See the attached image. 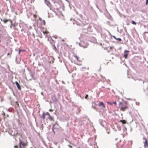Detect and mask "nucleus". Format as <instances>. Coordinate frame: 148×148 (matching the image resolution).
<instances>
[{
    "instance_id": "f257e3e1",
    "label": "nucleus",
    "mask_w": 148,
    "mask_h": 148,
    "mask_svg": "<svg viewBox=\"0 0 148 148\" xmlns=\"http://www.w3.org/2000/svg\"><path fill=\"white\" fill-rule=\"evenodd\" d=\"M79 45L81 47H83L84 48H86L88 45V44L86 42H84L82 41L79 43Z\"/></svg>"
},
{
    "instance_id": "f03ea898",
    "label": "nucleus",
    "mask_w": 148,
    "mask_h": 148,
    "mask_svg": "<svg viewBox=\"0 0 148 148\" xmlns=\"http://www.w3.org/2000/svg\"><path fill=\"white\" fill-rule=\"evenodd\" d=\"M19 148H25V146L26 145L25 143L23 141L21 140L20 139H19Z\"/></svg>"
},
{
    "instance_id": "7ed1b4c3",
    "label": "nucleus",
    "mask_w": 148,
    "mask_h": 148,
    "mask_svg": "<svg viewBox=\"0 0 148 148\" xmlns=\"http://www.w3.org/2000/svg\"><path fill=\"white\" fill-rule=\"evenodd\" d=\"M99 123L103 127L104 126V125L106 123V122L105 121H104L101 119H99Z\"/></svg>"
},
{
    "instance_id": "20e7f679",
    "label": "nucleus",
    "mask_w": 148,
    "mask_h": 148,
    "mask_svg": "<svg viewBox=\"0 0 148 148\" xmlns=\"http://www.w3.org/2000/svg\"><path fill=\"white\" fill-rule=\"evenodd\" d=\"M122 126L123 127V134H124V135H125V134H126V135L127 134V133L126 132L127 128L125 127V126L123 125H122Z\"/></svg>"
},
{
    "instance_id": "39448f33",
    "label": "nucleus",
    "mask_w": 148,
    "mask_h": 148,
    "mask_svg": "<svg viewBox=\"0 0 148 148\" xmlns=\"http://www.w3.org/2000/svg\"><path fill=\"white\" fill-rule=\"evenodd\" d=\"M129 51L127 50H125L124 51L125 53L124 55V57L125 59L127 58V56L128 55V53H128Z\"/></svg>"
},
{
    "instance_id": "423d86ee",
    "label": "nucleus",
    "mask_w": 148,
    "mask_h": 148,
    "mask_svg": "<svg viewBox=\"0 0 148 148\" xmlns=\"http://www.w3.org/2000/svg\"><path fill=\"white\" fill-rule=\"evenodd\" d=\"M46 115H47L48 117L47 118L49 119L50 121H53V118L51 116L49 113L48 112H47L45 114Z\"/></svg>"
},
{
    "instance_id": "0eeeda50",
    "label": "nucleus",
    "mask_w": 148,
    "mask_h": 148,
    "mask_svg": "<svg viewBox=\"0 0 148 148\" xmlns=\"http://www.w3.org/2000/svg\"><path fill=\"white\" fill-rule=\"evenodd\" d=\"M98 105L99 107H102L103 108H105V106L102 101L100 102Z\"/></svg>"
},
{
    "instance_id": "6e6552de",
    "label": "nucleus",
    "mask_w": 148,
    "mask_h": 148,
    "mask_svg": "<svg viewBox=\"0 0 148 148\" xmlns=\"http://www.w3.org/2000/svg\"><path fill=\"white\" fill-rule=\"evenodd\" d=\"M79 21L80 22V23L79 24L77 23V25L81 26H84L85 25H86V23L84 21H81L80 20H79Z\"/></svg>"
},
{
    "instance_id": "1a4fd4ad",
    "label": "nucleus",
    "mask_w": 148,
    "mask_h": 148,
    "mask_svg": "<svg viewBox=\"0 0 148 148\" xmlns=\"http://www.w3.org/2000/svg\"><path fill=\"white\" fill-rule=\"evenodd\" d=\"M52 127L55 129H57L58 128L59 126L58 124L56 122L53 125Z\"/></svg>"
},
{
    "instance_id": "9d476101",
    "label": "nucleus",
    "mask_w": 148,
    "mask_h": 148,
    "mask_svg": "<svg viewBox=\"0 0 148 148\" xmlns=\"http://www.w3.org/2000/svg\"><path fill=\"white\" fill-rule=\"evenodd\" d=\"M52 100L55 102H57L58 101V99L56 97L55 95L51 97Z\"/></svg>"
},
{
    "instance_id": "9b49d317",
    "label": "nucleus",
    "mask_w": 148,
    "mask_h": 148,
    "mask_svg": "<svg viewBox=\"0 0 148 148\" xmlns=\"http://www.w3.org/2000/svg\"><path fill=\"white\" fill-rule=\"evenodd\" d=\"M15 83L18 89L21 90V88L18 83L17 81H16Z\"/></svg>"
},
{
    "instance_id": "f8f14e48",
    "label": "nucleus",
    "mask_w": 148,
    "mask_h": 148,
    "mask_svg": "<svg viewBox=\"0 0 148 148\" xmlns=\"http://www.w3.org/2000/svg\"><path fill=\"white\" fill-rule=\"evenodd\" d=\"M144 147L145 148H146V147H147L148 148V143L147 140H146V141H145L144 142Z\"/></svg>"
},
{
    "instance_id": "ddd939ff",
    "label": "nucleus",
    "mask_w": 148,
    "mask_h": 148,
    "mask_svg": "<svg viewBox=\"0 0 148 148\" xmlns=\"http://www.w3.org/2000/svg\"><path fill=\"white\" fill-rule=\"evenodd\" d=\"M8 21H10V23H12V21L10 19H3V21L4 23H5Z\"/></svg>"
},
{
    "instance_id": "4468645a",
    "label": "nucleus",
    "mask_w": 148,
    "mask_h": 148,
    "mask_svg": "<svg viewBox=\"0 0 148 148\" xmlns=\"http://www.w3.org/2000/svg\"><path fill=\"white\" fill-rule=\"evenodd\" d=\"M127 108H128V107L126 106L124 107H121V110L123 111H124Z\"/></svg>"
},
{
    "instance_id": "2eb2a0df",
    "label": "nucleus",
    "mask_w": 148,
    "mask_h": 148,
    "mask_svg": "<svg viewBox=\"0 0 148 148\" xmlns=\"http://www.w3.org/2000/svg\"><path fill=\"white\" fill-rule=\"evenodd\" d=\"M45 114L46 113H45L44 112H43L42 115L41 116V118H42L43 119V120H44L45 119V116L46 115Z\"/></svg>"
},
{
    "instance_id": "dca6fc26",
    "label": "nucleus",
    "mask_w": 148,
    "mask_h": 148,
    "mask_svg": "<svg viewBox=\"0 0 148 148\" xmlns=\"http://www.w3.org/2000/svg\"><path fill=\"white\" fill-rule=\"evenodd\" d=\"M120 122H121L123 124H125L126 123V121L125 120H120Z\"/></svg>"
},
{
    "instance_id": "f3484780",
    "label": "nucleus",
    "mask_w": 148,
    "mask_h": 148,
    "mask_svg": "<svg viewBox=\"0 0 148 148\" xmlns=\"http://www.w3.org/2000/svg\"><path fill=\"white\" fill-rule=\"evenodd\" d=\"M84 34H81L80 37H79V39H80V38H84Z\"/></svg>"
},
{
    "instance_id": "a211bd4d",
    "label": "nucleus",
    "mask_w": 148,
    "mask_h": 148,
    "mask_svg": "<svg viewBox=\"0 0 148 148\" xmlns=\"http://www.w3.org/2000/svg\"><path fill=\"white\" fill-rule=\"evenodd\" d=\"M78 96L79 97H80V98L82 99H84V96H82V95H78Z\"/></svg>"
},
{
    "instance_id": "6ab92c4d",
    "label": "nucleus",
    "mask_w": 148,
    "mask_h": 148,
    "mask_svg": "<svg viewBox=\"0 0 148 148\" xmlns=\"http://www.w3.org/2000/svg\"><path fill=\"white\" fill-rule=\"evenodd\" d=\"M134 79L135 81H136V80H138V81H143V84H144V81H143L142 79Z\"/></svg>"
},
{
    "instance_id": "aec40b11",
    "label": "nucleus",
    "mask_w": 148,
    "mask_h": 148,
    "mask_svg": "<svg viewBox=\"0 0 148 148\" xmlns=\"http://www.w3.org/2000/svg\"><path fill=\"white\" fill-rule=\"evenodd\" d=\"M132 23L133 24L136 25V23L134 21L132 20Z\"/></svg>"
},
{
    "instance_id": "412c9836",
    "label": "nucleus",
    "mask_w": 148,
    "mask_h": 148,
    "mask_svg": "<svg viewBox=\"0 0 148 148\" xmlns=\"http://www.w3.org/2000/svg\"><path fill=\"white\" fill-rule=\"evenodd\" d=\"M107 103L108 104H109L110 105H112V103L109 101H107Z\"/></svg>"
},
{
    "instance_id": "4be33fe9",
    "label": "nucleus",
    "mask_w": 148,
    "mask_h": 148,
    "mask_svg": "<svg viewBox=\"0 0 148 148\" xmlns=\"http://www.w3.org/2000/svg\"><path fill=\"white\" fill-rule=\"evenodd\" d=\"M116 40H118L119 41H121V39L120 38H116Z\"/></svg>"
},
{
    "instance_id": "5701e85b",
    "label": "nucleus",
    "mask_w": 148,
    "mask_h": 148,
    "mask_svg": "<svg viewBox=\"0 0 148 148\" xmlns=\"http://www.w3.org/2000/svg\"><path fill=\"white\" fill-rule=\"evenodd\" d=\"M11 25L10 26V27H12V26H14V27H15V25H14V24H13L12 23H12H11Z\"/></svg>"
},
{
    "instance_id": "b1692460",
    "label": "nucleus",
    "mask_w": 148,
    "mask_h": 148,
    "mask_svg": "<svg viewBox=\"0 0 148 148\" xmlns=\"http://www.w3.org/2000/svg\"><path fill=\"white\" fill-rule=\"evenodd\" d=\"M53 49L55 50H56V47L55 46V45H54L53 46Z\"/></svg>"
},
{
    "instance_id": "393cba45",
    "label": "nucleus",
    "mask_w": 148,
    "mask_h": 148,
    "mask_svg": "<svg viewBox=\"0 0 148 148\" xmlns=\"http://www.w3.org/2000/svg\"><path fill=\"white\" fill-rule=\"evenodd\" d=\"M88 95H87V94L84 97L86 99H87V98L88 97Z\"/></svg>"
},
{
    "instance_id": "a878e982",
    "label": "nucleus",
    "mask_w": 148,
    "mask_h": 148,
    "mask_svg": "<svg viewBox=\"0 0 148 148\" xmlns=\"http://www.w3.org/2000/svg\"><path fill=\"white\" fill-rule=\"evenodd\" d=\"M109 34L110 35H111V36H112L115 39H116V37L114 36H112L110 34V33L109 32Z\"/></svg>"
},
{
    "instance_id": "bb28decb",
    "label": "nucleus",
    "mask_w": 148,
    "mask_h": 148,
    "mask_svg": "<svg viewBox=\"0 0 148 148\" xmlns=\"http://www.w3.org/2000/svg\"><path fill=\"white\" fill-rule=\"evenodd\" d=\"M18 133L17 132L16 134L14 133V134H11V135L12 136H16L17 134Z\"/></svg>"
},
{
    "instance_id": "cd10ccee",
    "label": "nucleus",
    "mask_w": 148,
    "mask_h": 148,
    "mask_svg": "<svg viewBox=\"0 0 148 148\" xmlns=\"http://www.w3.org/2000/svg\"><path fill=\"white\" fill-rule=\"evenodd\" d=\"M55 129L54 128H53V127H52V131L53 132L54 134H55V131L54 130V129Z\"/></svg>"
},
{
    "instance_id": "c85d7f7f",
    "label": "nucleus",
    "mask_w": 148,
    "mask_h": 148,
    "mask_svg": "<svg viewBox=\"0 0 148 148\" xmlns=\"http://www.w3.org/2000/svg\"><path fill=\"white\" fill-rule=\"evenodd\" d=\"M144 27L145 28H147L148 29V25H144Z\"/></svg>"
},
{
    "instance_id": "c756f323",
    "label": "nucleus",
    "mask_w": 148,
    "mask_h": 148,
    "mask_svg": "<svg viewBox=\"0 0 148 148\" xmlns=\"http://www.w3.org/2000/svg\"><path fill=\"white\" fill-rule=\"evenodd\" d=\"M112 104H114L115 106L116 105V101H114V102H113L112 103Z\"/></svg>"
},
{
    "instance_id": "7c9ffc66",
    "label": "nucleus",
    "mask_w": 148,
    "mask_h": 148,
    "mask_svg": "<svg viewBox=\"0 0 148 148\" xmlns=\"http://www.w3.org/2000/svg\"><path fill=\"white\" fill-rule=\"evenodd\" d=\"M143 140H145V141H146V140H147V139L146 138L144 137H143Z\"/></svg>"
},
{
    "instance_id": "2f4dec72",
    "label": "nucleus",
    "mask_w": 148,
    "mask_h": 148,
    "mask_svg": "<svg viewBox=\"0 0 148 148\" xmlns=\"http://www.w3.org/2000/svg\"><path fill=\"white\" fill-rule=\"evenodd\" d=\"M80 23V22L79 21H76V24L77 25V23H78V24H79Z\"/></svg>"
},
{
    "instance_id": "473e14b6",
    "label": "nucleus",
    "mask_w": 148,
    "mask_h": 148,
    "mask_svg": "<svg viewBox=\"0 0 148 148\" xmlns=\"http://www.w3.org/2000/svg\"><path fill=\"white\" fill-rule=\"evenodd\" d=\"M15 103H16V105L17 106H19V104H18V102H16Z\"/></svg>"
},
{
    "instance_id": "72a5a7b5",
    "label": "nucleus",
    "mask_w": 148,
    "mask_h": 148,
    "mask_svg": "<svg viewBox=\"0 0 148 148\" xmlns=\"http://www.w3.org/2000/svg\"><path fill=\"white\" fill-rule=\"evenodd\" d=\"M74 57H75L77 59V60H78V57L76 56H74Z\"/></svg>"
},
{
    "instance_id": "f704fd0d",
    "label": "nucleus",
    "mask_w": 148,
    "mask_h": 148,
    "mask_svg": "<svg viewBox=\"0 0 148 148\" xmlns=\"http://www.w3.org/2000/svg\"><path fill=\"white\" fill-rule=\"evenodd\" d=\"M43 23L44 25H45V20H43Z\"/></svg>"
},
{
    "instance_id": "c9c22d12",
    "label": "nucleus",
    "mask_w": 148,
    "mask_h": 148,
    "mask_svg": "<svg viewBox=\"0 0 148 148\" xmlns=\"http://www.w3.org/2000/svg\"><path fill=\"white\" fill-rule=\"evenodd\" d=\"M123 103L121 102H120L119 104V106H120L121 105H122Z\"/></svg>"
},
{
    "instance_id": "e433bc0d",
    "label": "nucleus",
    "mask_w": 148,
    "mask_h": 148,
    "mask_svg": "<svg viewBox=\"0 0 148 148\" xmlns=\"http://www.w3.org/2000/svg\"><path fill=\"white\" fill-rule=\"evenodd\" d=\"M146 5H147L148 4V0H146V2L145 3Z\"/></svg>"
},
{
    "instance_id": "4c0bfd02",
    "label": "nucleus",
    "mask_w": 148,
    "mask_h": 148,
    "mask_svg": "<svg viewBox=\"0 0 148 148\" xmlns=\"http://www.w3.org/2000/svg\"><path fill=\"white\" fill-rule=\"evenodd\" d=\"M136 105H139V103L138 102H136Z\"/></svg>"
},
{
    "instance_id": "58836bf2",
    "label": "nucleus",
    "mask_w": 148,
    "mask_h": 148,
    "mask_svg": "<svg viewBox=\"0 0 148 148\" xmlns=\"http://www.w3.org/2000/svg\"><path fill=\"white\" fill-rule=\"evenodd\" d=\"M30 76H31L32 77H34V75H33V74L32 73H31L30 74Z\"/></svg>"
},
{
    "instance_id": "ea45409f",
    "label": "nucleus",
    "mask_w": 148,
    "mask_h": 148,
    "mask_svg": "<svg viewBox=\"0 0 148 148\" xmlns=\"http://www.w3.org/2000/svg\"><path fill=\"white\" fill-rule=\"evenodd\" d=\"M55 5L57 6L58 5H59V4L58 3H56Z\"/></svg>"
},
{
    "instance_id": "a19ab883",
    "label": "nucleus",
    "mask_w": 148,
    "mask_h": 148,
    "mask_svg": "<svg viewBox=\"0 0 148 148\" xmlns=\"http://www.w3.org/2000/svg\"><path fill=\"white\" fill-rule=\"evenodd\" d=\"M68 146L69 147H70V148H72V146L71 145H68Z\"/></svg>"
},
{
    "instance_id": "79ce46f5",
    "label": "nucleus",
    "mask_w": 148,
    "mask_h": 148,
    "mask_svg": "<svg viewBox=\"0 0 148 148\" xmlns=\"http://www.w3.org/2000/svg\"><path fill=\"white\" fill-rule=\"evenodd\" d=\"M92 107L94 109H96V107L95 106H92Z\"/></svg>"
},
{
    "instance_id": "37998d69",
    "label": "nucleus",
    "mask_w": 148,
    "mask_h": 148,
    "mask_svg": "<svg viewBox=\"0 0 148 148\" xmlns=\"http://www.w3.org/2000/svg\"><path fill=\"white\" fill-rule=\"evenodd\" d=\"M22 51L21 49H19L18 51V53L19 54L20 52Z\"/></svg>"
},
{
    "instance_id": "c03bdc74",
    "label": "nucleus",
    "mask_w": 148,
    "mask_h": 148,
    "mask_svg": "<svg viewBox=\"0 0 148 148\" xmlns=\"http://www.w3.org/2000/svg\"><path fill=\"white\" fill-rule=\"evenodd\" d=\"M45 2H47V0H45ZM47 2L49 4H50V3L49 2H48V1H47Z\"/></svg>"
},
{
    "instance_id": "a18cd8bd",
    "label": "nucleus",
    "mask_w": 148,
    "mask_h": 148,
    "mask_svg": "<svg viewBox=\"0 0 148 148\" xmlns=\"http://www.w3.org/2000/svg\"><path fill=\"white\" fill-rule=\"evenodd\" d=\"M32 36H33V37H34L35 35V34H32Z\"/></svg>"
},
{
    "instance_id": "49530a36",
    "label": "nucleus",
    "mask_w": 148,
    "mask_h": 148,
    "mask_svg": "<svg viewBox=\"0 0 148 148\" xmlns=\"http://www.w3.org/2000/svg\"><path fill=\"white\" fill-rule=\"evenodd\" d=\"M39 20L40 21H41L42 20V18H41L40 17L39 18Z\"/></svg>"
},
{
    "instance_id": "de8ad7c7",
    "label": "nucleus",
    "mask_w": 148,
    "mask_h": 148,
    "mask_svg": "<svg viewBox=\"0 0 148 148\" xmlns=\"http://www.w3.org/2000/svg\"><path fill=\"white\" fill-rule=\"evenodd\" d=\"M125 104H127V101H126L125 102Z\"/></svg>"
},
{
    "instance_id": "09e8293b",
    "label": "nucleus",
    "mask_w": 148,
    "mask_h": 148,
    "mask_svg": "<svg viewBox=\"0 0 148 148\" xmlns=\"http://www.w3.org/2000/svg\"><path fill=\"white\" fill-rule=\"evenodd\" d=\"M18 146H16H16H14V147H15V148H18Z\"/></svg>"
},
{
    "instance_id": "8fccbe9b",
    "label": "nucleus",
    "mask_w": 148,
    "mask_h": 148,
    "mask_svg": "<svg viewBox=\"0 0 148 148\" xmlns=\"http://www.w3.org/2000/svg\"><path fill=\"white\" fill-rule=\"evenodd\" d=\"M11 10L12 11H13L14 10V9L12 8H11Z\"/></svg>"
},
{
    "instance_id": "3c124183",
    "label": "nucleus",
    "mask_w": 148,
    "mask_h": 148,
    "mask_svg": "<svg viewBox=\"0 0 148 148\" xmlns=\"http://www.w3.org/2000/svg\"><path fill=\"white\" fill-rule=\"evenodd\" d=\"M127 99L128 100H131V99H130V98H128V99Z\"/></svg>"
},
{
    "instance_id": "603ef678",
    "label": "nucleus",
    "mask_w": 148,
    "mask_h": 148,
    "mask_svg": "<svg viewBox=\"0 0 148 148\" xmlns=\"http://www.w3.org/2000/svg\"><path fill=\"white\" fill-rule=\"evenodd\" d=\"M5 14L6 15H7L8 14V12H6L5 13Z\"/></svg>"
},
{
    "instance_id": "864d4df0",
    "label": "nucleus",
    "mask_w": 148,
    "mask_h": 148,
    "mask_svg": "<svg viewBox=\"0 0 148 148\" xmlns=\"http://www.w3.org/2000/svg\"><path fill=\"white\" fill-rule=\"evenodd\" d=\"M56 10H59V8H56Z\"/></svg>"
},
{
    "instance_id": "5fc2aeb1",
    "label": "nucleus",
    "mask_w": 148,
    "mask_h": 148,
    "mask_svg": "<svg viewBox=\"0 0 148 148\" xmlns=\"http://www.w3.org/2000/svg\"><path fill=\"white\" fill-rule=\"evenodd\" d=\"M8 111H9L10 112H11V111L9 109L8 110Z\"/></svg>"
},
{
    "instance_id": "6e6d98bb",
    "label": "nucleus",
    "mask_w": 148,
    "mask_h": 148,
    "mask_svg": "<svg viewBox=\"0 0 148 148\" xmlns=\"http://www.w3.org/2000/svg\"><path fill=\"white\" fill-rule=\"evenodd\" d=\"M8 8H7V12H8Z\"/></svg>"
},
{
    "instance_id": "4d7b16f0",
    "label": "nucleus",
    "mask_w": 148,
    "mask_h": 148,
    "mask_svg": "<svg viewBox=\"0 0 148 148\" xmlns=\"http://www.w3.org/2000/svg\"><path fill=\"white\" fill-rule=\"evenodd\" d=\"M10 55V53H8L7 54L8 56L9 55Z\"/></svg>"
},
{
    "instance_id": "13d9d810",
    "label": "nucleus",
    "mask_w": 148,
    "mask_h": 148,
    "mask_svg": "<svg viewBox=\"0 0 148 148\" xmlns=\"http://www.w3.org/2000/svg\"><path fill=\"white\" fill-rule=\"evenodd\" d=\"M46 32H43V33L44 34H45V33H46Z\"/></svg>"
},
{
    "instance_id": "bf43d9fd",
    "label": "nucleus",
    "mask_w": 148,
    "mask_h": 148,
    "mask_svg": "<svg viewBox=\"0 0 148 148\" xmlns=\"http://www.w3.org/2000/svg\"><path fill=\"white\" fill-rule=\"evenodd\" d=\"M1 21H3V20L2 19V18H1Z\"/></svg>"
},
{
    "instance_id": "052dcab7",
    "label": "nucleus",
    "mask_w": 148,
    "mask_h": 148,
    "mask_svg": "<svg viewBox=\"0 0 148 148\" xmlns=\"http://www.w3.org/2000/svg\"><path fill=\"white\" fill-rule=\"evenodd\" d=\"M49 111H52V110L51 109H50L49 110Z\"/></svg>"
},
{
    "instance_id": "680f3d73",
    "label": "nucleus",
    "mask_w": 148,
    "mask_h": 148,
    "mask_svg": "<svg viewBox=\"0 0 148 148\" xmlns=\"http://www.w3.org/2000/svg\"><path fill=\"white\" fill-rule=\"evenodd\" d=\"M51 38V39L53 41H54V40H53V39H52Z\"/></svg>"
},
{
    "instance_id": "e2e57ef3",
    "label": "nucleus",
    "mask_w": 148,
    "mask_h": 148,
    "mask_svg": "<svg viewBox=\"0 0 148 148\" xmlns=\"http://www.w3.org/2000/svg\"><path fill=\"white\" fill-rule=\"evenodd\" d=\"M107 133L108 134H109V133H110V132H107Z\"/></svg>"
},
{
    "instance_id": "0e129e2a",
    "label": "nucleus",
    "mask_w": 148,
    "mask_h": 148,
    "mask_svg": "<svg viewBox=\"0 0 148 148\" xmlns=\"http://www.w3.org/2000/svg\"><path fill=\"white\" fill-rule=\"evenodd\" d=\"M121 129V128H119V130H120Z\"/></svg>"
},
{
    "instance_id": "69168bd1",
    "label": "nucleus",
    "mask_w": 148,
    "mask_h": 148,
    "mask_svg": "<svg viewBox=\"0 0 148 148\" xmlns=\"http://www.w3.org/2000/svg\"><path fill=\"white\" fill-rule=\"evenodd\" d=\"M76 43L77 44H78V42H76Z\"/></svg>"
},
{
    "instance_id": "338daca9",
    "label": "nucleus",
    "mask_w": 148,
    "mask_h": 148,
    "mask_svg": "<svg viewBox=\"0 0 148 148\" xmlns=\"http://www.w3.org/2000/svg\"><path fill=\"white\" fill-rule=\"evenodd\" d=\"M42 93H43V92H41V94H42Z\"/></svg>"
},
{
    "instance_id": "774afa93",
    "label": "nucleus",
    "mask_w": 148,
    "mask_h": 148,
    "mask_svg": "<svg viewBox=\"0 0 148 148\" xmlns=\"http://www.w3.org/2000/svg\"><path fill=\"white\" fill-rule=\"evenodd\" d=\"M69 143H71V142H69Z\"/></svg>"
}]
</instances>
